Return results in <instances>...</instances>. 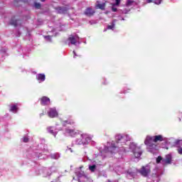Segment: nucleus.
<instances>
[{
  "mask_svg": "<svg viewBox=\"0 0 182 182\" xmlns=\"http://www.w3.org/2000/svg\"><path fill=\"white\" fill-rule=\"evenodd\" d=\"M65 133L68 134V136H70L71 137H75L77 133L75 129H65Z\"/></svg>",
  "mask_w": 182,
  "mask_h": 182,
  "instance_id": "obj_7",
  "label": "nucleus"
},
{
  "mask_svg": "<svg viewBox=\"0 0 182 182\" xmlns=\"http://www.w3.org/2000/svg\"><path fill=\"white\" fill-rule=\"evenodd\" d=\"M133 2H134V1L128 0L127 1V6H131V5H132V4H133Z\"/></svg>",
  "mask_w": 182,
  "mask_h": 182,
  "instance_id": "obj_23",
  "label": "nucleus"
},
{
  "mask_svg": "<svg viewBox=\"0 0 182 182\" xmlns=\"http://www.w3.org/2000/svg\"><path fill=\"white\" fill-rule=\"evenodd\" d=\"M115 139L117 140V144H119V143H122V141L124 140V137L123 136L119 134L115 136Z\"/></svg>",
  "mask_w": 182,
  "mask_h": 182,
  "instance_id": "obj_12",
  "label": "nucleus"
},
{
  "mask_svg": "<svg viewBox=\"0 0 182 182\" xmlns=\"http://www.w3.org/2000/svg\"><path fill=\"white\" fill-rule=\"evenodd\" d=\"M18 23L19 21H15L14 22H11V25H14V26H18Z\"/></svg>",
  "mask_w": 182,
  "mask_h": 182,
  "instance_id": "obj_28",
  "label": "nucleus"
},
{
  "mask_svg": "<svg viewBox=\"0 0 182 182\" xmlns=\"http://www.w3.org/2000/svg\"><path fill=\"white\" fill-rule=\"evenodd\" d=\"M68 41L70 42L71 45H76L77 42L76 41V38L73 36H71L70 37H69Z\"/></svg>",
  "mask_w": 182,
  "mask_h": 182,
  "instance_id": "obj_13",
  "label": "nucleus"
},
{
  "mask_svg": "<svg viewBox=\"0 0 182 182\" xmlns=\"http://www.w3.org/2000/svg\"><path fill=\"white\" fill-rule=\"evenodd\" d=\"M95 9H101V11H105V9H106V2L100 4L99 1H97Z\"/></svg>",
  "mask_w": 182,
  "mask_h": 182,
  "instance_id": "obj_6",
  "label": "nucleus"
},
{
  "mask_svg": "<svg viewBox=\"0 0 182 182\" xmlns=\"http://www.w3.org/2000/svg\"><path fill=\"white\" fill-rule=\"evenodd\" d=\"M78 182H82V181H80V179H78Z\"/></svg>",
  "mask_w": 182,
  "mask_h": 182,
  "instance_id": "obj_38",
  "label": "nucleus"
},
{
  "mask_svg": "<svg viewBox=\"0 0 182 182\" xmlns=\"http://www.w3.org/2000/svg\"><path fill=\"white\" fill-rule=\"evenodd\" d=\"M164 159L161 157V156H159L156 158V164H159V163H161V161H163Z\"/></svg>",
  "mask_w": 182,
  "mask_h": 182,
  "instance_id": "obj_18",
  "label": "nucleus"
},
{
  "mask_svg": "<svg viewBox=\"0 0 182 182\" xmlns=\"http://www.w3.org/2000/svg\"><path fill=\"white\" fill-rule=\"evenodd\" d=\"M34 6H35V8H36V9H41V4H39L38 2L34 3Z\"/></svg>",
  "mask_w": 182,
  "mask_h": 182,
  "instance_id": "obj_21",
  "label": "nucleus"
},
{
  "mask_svg": "<svg viewBox=\"0 0 182 182\" xmlns=\"http://www.w3.org/2000/svg\"><path fill=\"white\" fill-rule=\"evenodd\" d=\"M49 117L53 119V117H58V111H56V108H51L48 112Z\"/></svg>",
  "mask_w": 182,
  "mask_h": 182,
  "instance_id": "obj_5",
  "label": "nucleus"
},
{
  "mask_svg": "<svg viewBox=\"0 0 182 182\" xmlns=\"http://www.w3.org/2000/svg\"><path fill=\"white\" fill-rule=\"evenodd\" d=\"M129 149H131V150H132V151L134 152V150H136L137 149H139V146H137L136 145V144H134V143H131L130 144H129Z\"/></svg>",
  "mask_w": 182,
  "mask_h": 182,
  "instance_id": "obj_14",
  "label": "nucleus"
},
{
  "mask_svg": "<svg viewBox=\"0 0 182 182\" xmlns=\"http://www.w3.org/2000/svg\"><path fill=\"white\" fill-rule=\"evenodd\" d=\"M177 147H181L182 146V140H178L176 141Z\"/></svg>",
  "mask_w": 182,
  "mask_h": 182,
  "instance_id": "obj_22",
  "label": "nucleus"
},
{
  "mask_svg": "<svg viewBox=\"0 0 182 182\" xmlns=\"http://www.w3.org/2000/svg\"><path fill=\"white\" fill-rule=\"evenodd\" d=\"M73 53H74L75 56H76V52L73 51Z\"/></svg>",
  "mask_w": 182,
  "mask_h": 182,
  "instance_id": "obj_36",
  "label": "nucleus"
},
{
  "mask_svg": "<svg viewBox=\"0 0 182 182\" xmlns=\"http://www.w3.org/2000/svg\"><path fill=\"white\" fill-rule=\"evenodd\" d=\"M48 133H50V134H53V136H55V132H53V129H49Z\"/></svg>",
  "mask_w": 182,
  "mask_h": 182,
  "instance_id": "obj_29",
  "label": "nucleus"
},
{
  "mask_svg": "<svg viewBox=\"0 0 182 182\" xmlns=\"http://www.w3.org/2000/svg\"><path fill=\"white\" fill-rule=\"evenodd\" d=\"M147 4H151V2L154 3V0H146Z\"/></svg>",
  "mask_w": 182,
  "mask_h": 182,
  "instance_id": "obj_34",
  "label": "nucleus"
},
{
  "mask_svg": "<svg viewBox=\"0 0 182 182\" xmlns=\"http://www.w3.org/2000/svg\"><path fill=\"white\" fill-rule=\"evenodd\" d=\"M153 137H154V143L164 141V139L163 138L162 135H156V136H153Z\"/></svg>",
  "mask_w": 182,
  "mask_h": 182,
  "instance_id": "obj_10",
  "label": "nucleus"
},
{
  "mask_svg": "<svg viewBox=\"0 0 182 182\" xmlns=\"http://www.w3.org/2000/svg\"><path fill=\"white\" fill-rule=\"evenodd\" d=\"M95 14H96V11L91 7L87 8L84 11V15H85V16H88L89 18L93 16Z\"/></svg>",
  "mask_w": 182,
  "mask_h": 182,
  "instance_id": "obj_4",
  "label": "nucleus"
},
{
  "mask_svg": "<svg viewBox=\"0 0 182 182\" xmlns=\"http://www.w3.org/2000/svg\"><path fill=\"white\" fill-rule=\"evenodd\" d=\"M23 141L24 143H28V142L29 141V138H28L27 136H24V137L23 138Z\"/></svg>",
  "mask_w": 182,
  "mask_h": 182,
  "instance_id": "obj_26",
  "label": "nucleus"
},
{
  "mask_svg": "<svg viewBox=\"0 0 182 182\" xmlns=\"http://www.w3.org/2000/svg\"><path fill=\"white\" fill-rule=\"evenodd\" d=\"M110 149L114 150V149H117V146H116V144L112 143Z\"/></svg>",
  "mask_w": 182,
  "mask_h": 182,
  "instance_id": "obj_25",
  "label": "nucleus"
},
{
  "mask_svg": "<svg viewBox=\"0 0 182 182\" xmlns=\"http://www.w3.org/2000/svg\"><path fill=\"white\" fill-rule=\"evenodd\" d=\"M155 143L153 136H146L144 140V144L146 146L147 149H149V151L153 152L155 151V150H157V144Z\"/></svg>",
  "mask_w": 182,
  "mask_h": 182,
  "instance_id": "obj_1",
  "label": "nucleus"
},
{
  "mask_svg": "<svg viewBox=\"0 0 182 182\" xmlns=\"http://www.w3.org/2000/svg\"><path fill=\"white\" fill-rule=\"evenodd\" d=\"M64 124H75V121L73 120H65L63 122Z\"/></svg>",
  "mask_w": 182,
  "mask_h": 182,
  "instance_id": "obj_15",
  "label": "nucleus"
},
{
  "mask_svg": "<svg viewBox=\"0 0 182 182\" xmlns=\"http://www.w3.org/2000/svg\"><path fill=\"white\" fill-rule=\"evenodd\" d=\"M36 77L39 82H44L46 79L45 74H38Z\"/></svg>",
  "mask_w": 182,
  "mask_h": 182,
  "instance_id": "obj_11",
  "label": "nucleus"
},
{
  "mask_svg": "<svg viewBox=\"0 0 182 182\" xmlns=\"http://www.w3.org/2000/svg\"><path fill=\"white\" fill-rule=\"evenodd\" d=\"M89 169H90V171H92V173L95 172V170H96V165L90 166H89Z\"/></svg>",
  "mask_w": 182,
  "mask_h": 182,
  "instance_id": "obj_20",
  "label": "nucleus"
},
{
  "mask_svg": "<svg viewBox=\"0 0 182 182\" xmlns=\"http://www.w3.org/2000/svg\"><path fill=\"white\" fill-rule=\"evenodd\" d=\"M51 38H52V36H46L47 41H50V42H52V41L50 40Z\"/></svg>",
  "mask_w": 182,
  "mask_h": 182,
  "instance_id": "obj_31",
  "label": "nucleus"
},
{
  "mask_svg": "<svg viewBox=\"0 0 182 182\" xmlns=\"http://www.w3.org/2000/svg\"><path fill=\"white\" fill-rule=\"evenodd\" d=\"M55 10L58 11V14H66L68 12L67 7H56Z\"/></svg>",
  "mask_w": 182,
  "mask_h": 182,
  "instance_id": "obj_8",
  "label": "nucleus"
},
{
  "mask_svg": "<svg viewBox=\"0 0 182 182\" xmlns=\"http://www.w3.org/2000/svg\"><path fill=\"white\" fill-rule=\"evenodd\" d=\"M112 9L113 12H117V8L112 7Z\"/></svg>",
  "mask_w": 182,
  "mask_h": 182,
  "instance_id": "obj_35",
  "label": "nucleus"
},
{
  "mask_svg": "<svg viewBox=\"0 0 182 182\" xmlns=\"http://www.w3.org/2000/svg\"><path fill=\"white\" fill-rule=\"evenodd\" d=\"M48 157H50V159H58V154H51L48 156Z\"/></svg>",
  "mask_w": 182,
  "mask_h": 182,
  "instance_id": "obj_19",
  "label": "nucleus"
},
{
  "mask_svg": "<svg viewBox=\"0 0 182 182\" xmlns=\"http://www.w3.org/2000/svg\"><path fill=\"white\" fill-rule=\"evenodd\" d=\"M133 154L134 155V157H136V159H139L142 154L141 149H140V147L136 148V149L133 151Z\"/></svg>",
  "mask_w": 182,
  "mask_h": 182,
  "instance_id": "obj_9",
  "label": "nucleus"
},
{
  "mask_svg": "<svg viewBox=\"0 0 182 182\" xmlns=\"http://www.w3.org/2000/svg\"><path fill=\"white\" fill-rule=\"evenodd\" d=\"M138 173H140L143 177H147L151 173V169H150V166H142L141 168L138 170Z\"/></svg>",
  "mask_w": 182,
  "mask_h": 182,
  "instance_id": "obj_2",
  "label": "nucleus"
},
{
  "mask_svg": "<svg viewBox=\"0 0 182 182\" xmlns=\"http://www.w3.org/2000/svg\"><path fill=\"white\" fill-rule=\"evenodd\" d=\"M41 2H45V0H41Z\"/></svg>",
  "mask_w": 182,
  "mask_h": 182,
  "instance_id": "obj_37",
  "label": "nucleus"
},
{
  "mask_svg": "<svg viewBox=\"0 0 182 182\" xmlns=\"http://www.w3.org/2000/svg\"><path fill=\"white\" fill-rule=\"evenodd\" d=\"M41 105L43 106H46V97H43L41 98Z\"/></svg>",
  "mask_w": 182,
  "mask_h": 182,
  "instance_id": "obj_17",
  "label": "nucleus"
},
{
  "mask_svg": "<svg viewBox=\"0 0 182 182\" xmlns=\"http://www.w3.org/2000/svg\"><path fill=\"white\" fill-rule=\"evenodd\" d=\"M178 149H177V151L178 153V154H182V147H178Z\"/></svg>",
  "mask_w": 182,
  "mask_h": 182,
  "instance_id": "obj_30",
  "label": "nucleus"
},
{
  "mask_svg": "<svg viewBox=\"0 0 182 182\" xmlns=\"http://www.w3.org/2000/svg\"><path fill=\"white\" fill-rule=\"evenodd\" d=\"M46 102L47 105H50V99H49V97H46Z\"/></svg>",
  "mask_w": 182,
  "mask_h": 182,
  "instance_id": "obj_32",
  "label": "nucleus"
},
{
  "mask_svg": "<svg viewBox=\"0 0 182 182\" xmlns=\"http://www.w3.org/2000/svg\"><path fill=\"white\" fill-rule=\"evenodd\" d=\"M161 1L162 0H154V4L156 5H160V4H161Z\"/></svg>",
  "mask_w": 182,
  "mask_h": 182,
  "instance_id": "obj_24",
  "label": "nucleus"
},
{
  "mask_svg": "<svg viewBox=\"0 0 182 182\" xmlns=\"http://www.w3.org/2000/svg\"><path fill=\"white\" fill-rule=\"evenodd\" d=\"M173 161V155L171 154H166L165 158L162 160L163 166H168V164H171Z\"/></svg>",
  "mask_w": 182,
  "mask_h": 182,
  "instance_id": "obj_3",
  "label": "nucleus"
},
{
  "mask_svg": "<svg viewBox=\"0 0 182 182\" xmlns=\"http://www.w3.org/2000/svg\"><path fill=\"white\" fill-rule=\"evenodd\" d=\"M11 112H13V113H16V110H18V108L16 107V105L11 106L10 109Z\"/></svg>",
  "mask_w": 182,
  "mask_h": 182,
  "instance_id": "obj_16",
  "label": "nucleus"
},
{
  "mask_svg": "<svg viewBox=\"0 0 182 182\" xmlns=\"http://www.w3.org/2000/svg\"><path fill=\"white\" fill-rule=\"evenodd\" d=\"M107 29H114V23L107 26Z\"/></svg>",
  "mask_w": 182,
  "mask_h": 182,
  "instance_id": "obj_27",
  "label": "nucleus"
},
{
  "mask_svg": "<svg viewBox=\"0 0 182 182\" xmlns=\"http://www.w3.org/2000/svg\"><path fill=\"white\" fill-rule=\"evenodd\" d=\"M115 1H116V4H115V5H120V0H115Z\"/></svg>",
  "mask_w": 182,
  "mask_h": 182,
  "instance_id": "obj_33",
  "label": "nucleus"
}]
</instances>
